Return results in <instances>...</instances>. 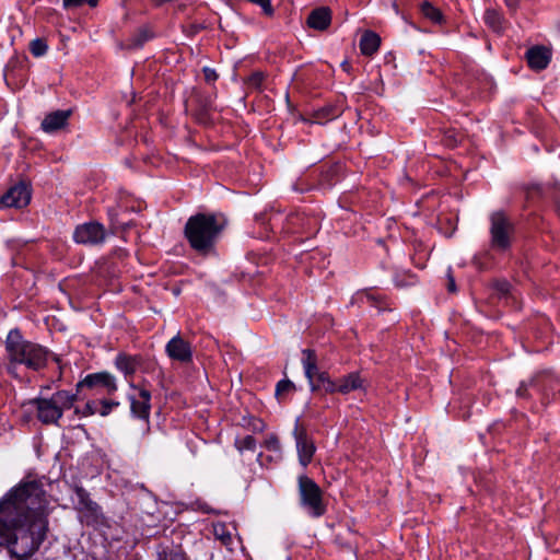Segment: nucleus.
Returning <instances> with one entry per match:
<instances>
[{"instance_id":"nucleus-1","label":"nucleus","mask_w":560,"mask_h":560,"mask_svg":"<svg viewBox=\"0 0 560 560\" xmlns=\"http://www.w3.org/2000/svg\"><path fill=\"white\" fill-rule=\"evenodd\" d=\"M48 499L38 480L21 482L0 502V545L19 528L11 552L19 560L33 556L46 538Z\"/></svg>"},{"instance_id":"nucleus-2","label":"nucleus","mask_w":560,"mask_h":560,"mask_svg":"<svg viewBox=\"0 0 560 560\" xmlns=\"http://www.w3.org/2000/svg\"><path fill=\"white\" fill-rule=\"evenodd\" d=\"M5 350L10 366L21 364L33 371L44 368L49 357L46 348L23 339L18 330L8 334Z\"/></svg>"},{"instance_id":"nucleus-3","label":"nucleus","mask_w":560,"mask_h":560,"mask_svg":"<svg viewBox=\"0 0 560 560\" xmlns=\"http://www.w3.org/2000/svg\"><path fill=\"white\" fill-rule=\"evenodd\" d=\"M223 224L212 214H196L188 219L185 235L190 246L200 253H207L213 246Z\"/></svg>"},{"instance_id":"nucleus-4","label":"nucleus","mask_w":560,"mask_h":560,"mask_svg":"<svg viewBox=\"0 0 560 560\" xmlns=\"http://www.w3.org/2000/svg\"><path fill=\"white\" fill-rule=\"evenodd\" d=\"M77 398V394L58 390L49 398H35L30 404L34 406L36 417L42 423L57 424L63 411L70 409Z\"/></svg>"},{"instance_id":"nucleus-5","label":"nucleus","mask_w":560,"mask_h":560,"mask_svg":"<svg viewBox=\"0 0 560 560\" xmlns=\"http://www.w3.org/2000/svg\"><path fill=\"white\" fill-rule=\"evenodd\" d=\"M298 494L301 509L313 518H319L327 512V503L319 486L310 477L298 478Z\"/></svg>"},{"instance_id":"nucleus-6","label":"nucleus","mask_w":560,"mask_h":560,"mask_svg":"<svg viewBox=\"0 0 560 560\" xmlns=\"http://www.w3.org/2000/svg\"><path fill=\"white\" fill-rule=\"evenodd\" d=\"M513 224L505 213L493 212L490 215V244L495 250L504 252L511 245Z\"/></svg>"},{"instance_id":"nucleus-7","label":"nucleus","mask_w":560,"mask_h":560,"mask_svg":"<svg viewBox=\"0 0 560 560\" xmlns=\"http://www.w3.org/2000/svg\"><path fill=\"white\" fill-rule=\"evenodd\" d=\"M106 238L105 228L97 222H88L78 225L73 232V240L78 244L100 245Z\"/></svg>"},{"instance_id":"nucleus-8","label":"nucleus","mask_w":560,"mask_h":560,"mask_svg":"<svg viewBox=\"0 0 560 560\" xmlns=\"http://www.w3.org/2000/svg\"><path fill=\"white\" fill-rule=\"evenodd\" d=\"M293 435L295 439L299 462L303 467H306L312 462L316 451L314 442L307 435L305 429L299 424V420L295 421Z\"/></svg>"},{"instance_id":"nucleus-9","label":"nucleus","mask_w":560,"mask_h":560,"mask_svg":"<svg viewBox=\"0 0 560 560\" xmlns=\"http://www.w3.org/2000/svg\"><path fill=\"white\" fill-rule=\"evenodd\" d=\"M31 201V190L28 186L21 182L12 186L1 198L0 205L3 208H23Z\"/></svg>"},{"instance_id":"nucleus-10","label":"nucleus","mask_w":560,"mask_h":560,"mask_svg":"<svg viewBox=\"0 0 560 560\" xmlns=\"http://www.w3.org/2000/svg\"><path fill=\"white\" fill-rule=\"evenodd\" d=\"M165 351L172 360L182 363H189L192 360L191 346L179 334L166 343Z\"/></svg>"},{"instance_id":"nucleus-11","label":"nucleus","mask_w":560,"mask_h":560,"mask_svg":"<svg viewBox=\"0 0 560 560\" xmlns=\"http://www.w3.org/2000/svg\"><path fill=\"white\" fill-rule=\"evenodd\" d=\"M96 386L106 388L108 394H113L117 390L116 378L108 372H100L86 375L77 384V392H79L81 387L93 388Z\"/></svg>"},{"instance_id":"nucleus-12","label":"nucleus","mask_w":560,"mask_h":560,"mask_svg":"<svg viewBox=\"0 0 560 560\" xmlns=\"http://www.w3.org/2000/svg\"><path fill=\"white\" fill-rule=\"evenodd\" d=\"M71 114L70 109L49 113L43 119L40 127L45 132L54 133L68 125Z\"/></svg>"},{"instance_id":"nucleus-13","label":"nucleus","mask_w":560,"mask_h":560,"mask_svg":"<svg viewBox=\"0 0 560 560\" xmlns=\"http://www.w3.org/2000/svg\"><path fill=\"white\" fill-rule=\"evenodd\" d=\"M302 365L304 369L305 377L308 381V384L311 386V390H317L318 385L315 383V376L319 372L318 365H317V355L314 350L312 349H304L302 351Z\"/></svg>"},{"instance_id":"nucleus-14","label":"nucleus","mask_w":560,"mask_h":560,"mask_svg":"<svg viewBox=\"0 0 560 560\" xmlns=\"http://www.w3.org/2000/svg\"><path fill=\"white\" fill-rule=\"evenodd\" d=\"M131 412L141 419H148L150 416L151 393L144 388H139L138 398L130 396Z\"/></svg>"},{"instance_id":"nucleus-15","label":"nucleus","mask_w":560,"mask_h":560,"mask_svg":"<svg viewBox=\"0 0 560 560\" xmlns=\"http://www.w3.org/2000/svg\"><path fill=\"white\" fill-rule=\"evenodd\" d=\"M527 62L532 69L542 70L550 61V52L545 47H533L526 52Z\"/></svg>"},{"instance_id":"nucleus-16","label":"nucleus","mask_w":560,"mask_h":560,"mask_svg":"<svg viewBox=\"0 0 560 560\" xmlns=\"http://www.w3.org/2000/svg\"><path fill=\"white\" fill-rule=\"evenodd\" d=\"M331 21L330 10L327 8H318L313 10L307 18V25L314 30H326Z\"/></svg>"},{"instance_id":"nucleus-17","label":"nucleus","mask_w":560,"mask_h":560,"mask_svg":"<svg viewBox=\"0 0 560 560\" xmlns=\"http://www.w3.org/2000/svg\"><path fill=\"white\" fill-rule=\"evenodd\" d=\"M158 560H187L180 546L174 544H160L156 547Z\"/></svg>"},{"instance_id":"nucleus-18","label":"nucleus","mask_w":560,"mask_h":560,"mask_svg":"<svg viewBox=\"0 0 560 560\" xmlns=\"http://www.w3.org/2000/svg\"><path fill=\"white\" fill-rule=\"evenodd\" d=\"M363 386V380L355 372H352L338 381V389L340 394H348Z\"/></svg>"},{"instance_id":"nucleus-19","label":"nucleus","mask_w":560,"mask_h":560,"mask_svg":"<svg viewBox=\"0 0 560 560\" xmlns=\"http://www.w3.org/2000/svg\"><path fill=\"white\" fill-rule=\"evenodd\" d=\"M381 44V38L373 32H365L360 39L361 52L365 56H372L377 51Z\"/></svg>"},{"instance_id":"nucleus-20","label":"nucleus","mask_w":560,"mask_h":560,"mask_svg":"<svg viewBox=\"0 0 560 560\" xmlns=\"http://www.w3.org/2000/svg\"><path fill=\"white\" fill-rule=\"evenodd\" d=\"M115 364L119 371H121L126 376H128L132 375L136 372L138 362L136 358L126 354H119L115 360Z\"/></svg>"},{"instance_id":"nucleus-21","label":"nucleus","mask_w":560,"mask_h":560,"mask_svg":"<svg viewBox=\"0 0 560 560\" xmlns=\"http://www.w3.org/2000/svg\"><path fill=\"white\" fill-rule=\"evenodd\" d=\"M485 23L494 32L500 33L503 31V19L501 14L494 9H488L483 16Z\"/></svg>"},{"instance_id":"nucleus-22","label":"nucleus","mask_w":560,"mask_h":560,"mask_svg":"<svg viewBox=\"0 0 560 560\" xmlns=\"http://www.w3.org/2000/svg\"><path fill=\"white\" fill-rule=\"evenodd\" d=\"M394 282L398 288L413 285L417 282V277L409 271H397L394 276Z\"/></svg>"},{"instance_id":"nucleus-23","label":"nucleus","mask_w":560,"mask_h":560,"mask_svg":"<svg viewBox=\"0 0 560 560\" xmlns=\"http://www.w3.org/2000/svg\"><path fill=\"white\" fill-rule=\"evenodd\" d=\"M213 534L223 545L230 546L232 544V534L223 523L214 524Z\"/></svg>"},{"instance_id":"nucleus-24","label":"nucleus","mask_w":560,"mask_h":560,"mask_svg":"<svg viewBox=\"0 0 560 560\" xmlns=\"http://www.w3.org/2000/svg\"><path fill=\"white\" fill-rule=\"evenodd\" d=\"M421 12L425 18L434 23H439L442 19L440 10L427 1L421 3Z\"/></svg>"},{"instance_id":"nucleus-25","label":"nucleus","mask_w":560,"mask_h":560,"mask_svg":"<svg viewBox=\"0 0 560 560\" xmlns=\"http://www.w3.org/2000/svg\"><path fill=\"white\" fill-rule=\"evenodd\" d=\"M48 46L42 38H35L30 44V50L33 56L42 57L47 52Z\"/></svg>"},{"instance_id":"nucleus-26","label":"nucleus","mask_w":560,"mask_h":560,"mask_svg":"<svg viewBox=\"0 0 560 560\" xmlns=\"http://www.w3.org/2000/svg\"><path fill=\"white\" fill-rule=\"evenodd\" d=\"M74 413L82 417H90L95 413H98V401H88L82 409L75 408Z\"/></svg>"},{"instance_id":"nucleus-27","label":"nucleus","mask_w":560,"mask_h":560,"mask_svg":"<svg viewBox=\"0 0 560 560\" xmlns=\"http://www.w3.org/2000/svg\"><path fill=\"white\" fill-rule=\"evenodd\" d=\"M295 389V385L290 380H282L276 386V396L278 398L292 393Z\"/></svg>"},{"instance_id":"nucleus-28","label":"nucleus","mask_w":560,"mask_h":560,"mask_svg":"<svg viewBox=\"0 0 560 560\" xmlns=\"http://www.w3.org/2000/svg\"><path fill=\"white\" fill-rule=\"evenodd\" d=\"M265 80V73L261 72V71H256L254 73H252L248 78H247V85L250 88V89H255V90H260L261 89V85H262V82Z\"/></svg>"},{"instance_id":"nucleus-29","label":"nucleus","mask_w":560,"mask_h":560,"mask_svg":"<svg viewBox=\"0 0 560 560\" xmlns=\"http://www.w3.org/2000/svg\"><path fill=\"white\" fill-rule=\"evenodd\" d=\"M119 402L114 400H101L98 401V413L102 417L108 416L115 407H118Z\"/></svg>"},{"instance_id":"nucleus-30","label":"nucleus","mask_w":560,"mask_h":560,"mask_svg":"<svg viewBox=\"0 0 560 560\" xmlns=\"http://www.w3.org/2000/svg\"><path fill=\"white\" fill-rule=\"evenodd\" d=\"M98 0H63V8L67 10L79 8L83 4H89L91 7H95Z\"/></svg>"},{"instance_id":"nucleus-31","label":"nucleus","mask_w":560,"mask_h":560,"mask_svg":"<svg viewBox=\"0 0 560 560\" xmlns=\"http://www.w3.org/2000/svg\"><path fill=\"white\" fill-rule=\"evenodd\" d=\"M236 446L240 451H253L256 446V441L252 435H246L243 439L236 440Z\"/></svg>"},{"instance_id":"nucleus-32","label":"nucleus","mask_w":560,"mask_h":560,"mask_svg":"<svg viewBox=\"0 0 560 560\" xmlns=\"http://www.w3.org/2000/svg\"><path fill=\"white\" fill-rule=\"evenodd\" d=\"M265 447L272 452H280L281 445L276 434H270L264 443Z\"/></svg>"},{"instance_id":"nucleus-33","label":"nucleus","mask_w":560,"mask_h":560,"mask_svg":"<svg viewBox=\"0 0 560 560\" xmlns=\"http://www.w3.org/2000/svg\"><path fill=\"white\" fill-rule=\"evenodd\" d=\"M152 38V33L148 30H141L136 38L135 45L141 46L144 42Z\"/></svg>"},{"instance_id":"nucleus-34","label":"nucleus","mask_w":560,"mask_h":560,"mask_svg":"<svg viewBox=\"0 0 560 560\" xmlns=\"http://www.w3.org/2000/svg\"><path fill=\"white\" fill-rule=\"evenodd\" d=\"M320 387H323L325 389V392L328 394L339 393L338 381L335 382L332 380H329V381H327L326 384L322 385Z\"/></svg>"},{"instance_id":"nucleus-35","label":"nucleus","mask_w":560,"mask_h":560,"mask_svg":"<svg viewBox=\"0 0 560 560\" xmlns=\"http://www.w3.org/2000/svg\"><path fill=\"white\" fill-rule=\"evenodd\" d=\"M202 71H203L205 80L207 82L211 83V82H214L218 79V74H217V72L213 69L205 67L202 69Z\"/></svg>"},{"instance_id":"nucleus-36","label":"nucleus","mask_w":560,"mask_h":560,"mask_svg":"<svg viewBox=\"0 0 560 560\" xmlns=\"http://www.w3.org/2000/svg\"><path fill=\"white\" fill-rule=\"evenodd\" d=\"M330 377L328 376V374L326 372H318L317 375L315 376V383L316 385H318V389L320 388L322 385L326 384L327 381H329Z\"/></svg>"},{"instance_id":"nucleus-37","label":"nucleus","mask_w":560,"mask_h":560,"mask_svg":"<svg viewBox=\"0 0 560 560\" xmlns=\"http://www.w3.org/2000/svg\"><path fill=\"white\" fill-rule=\"evenodd\" d=\"M447 278H448V282H447L448 291L450 292H455L456 291V285H455L454 277L451 273V268H448V270H447Z\"/></svg>"},{"instance_id":"nucleus-38","label":"nucleus","mask_w":560,"mask_h":560,"mask_svg":"<svg viewBox=\"0 0 560 560\" xmlns=\"http://www.w3.org/2000/svg\"><path fill=\"white\" fill-rule=\"evenodd\" d=\"M195 505L197 506V510H200L205 513H212L213 510L206 503L201 501H196Z\"/></svg>"},{"instance_id":"nucleus-39","label":"nucleus","mask_w":560,"mask_h":560,"mask_svg":"<svg viewBox=\"0 0 560 560\" xmlns=\"http://www.w3.org/2000/svg\"><path fill=\"white\" fill-rule=\"evenodd\" d=\"M504 2L511 11H515L518 5V0H504Z\"/></svg>"},{"instance_id":"nucleus-40","label":"nucleus","mask_w":560,"mask_h":560,"mask_svg":"<svg viewBox=\"0 0 560 560\" xmlns=\"http://www.w3.org/2000/svg\"><path fill=\"white\" fill-rule=\"evenodd\" d=\"M526 390H527V385L525 383H522L516 390V395L518 397H525Z\"/></svg>"},{"instance_id":"nucleus-41","label":"nucleus","mask_w":560,"mask_h":560,"mask_svg":"<svg viewBox=\"0 0 560 560\" xmlns=\"http://www.w3.org/2000/svg\"><path fill=\"white\" fill-rule=\"evenodd\" d=\"M327 114H328V110H326V109H323V110L316 113V117L314 119V122L322 124V116L326 117Z\"/></svg>"},{"instance_id":"nucleus-42","label":"nucleus","mask_w":560,"mask_h":560,"mask_svg":"<svg viewBox=\"0 0 560 560\" xmlns=\"http://www.w3.org/2000/svg\"><path fill=\"white\" fill-rule=\"evenodd\" d=\"M509 288H510L509 283L503 282V283H501V284L499 285V291H500L502 294H508V292H509Z\"/></svg>"},{"instance_id":"nucleus-43","label":"nucleus","mask_w":560,"mask_h":560,"mask_svg":"<svg viewBox=\"0 0 560 560\" xmlns=\"http://www.w3.org/2000/svg\"><path fill=\"white\" fill-rule=\"evenodd\" d=\"M264 428H265V423L261 421H259V427H255V429H257V430H264Z\"/></svg>"},{"instance_id":"nucleus-44","label":"nucleus","mask_w":560,"mask_h":560,"mask_svg":"<svg viewBox=\"0 0 560 560\" xmlns=\"http://www.w3.org/2000/svg\"><path fill=\"white\" fill-rule=\"evenodd\" d=\"M342 67L347 70V68L349 67V63L348 62H342Z\"/></svg>"}]
</instances>
